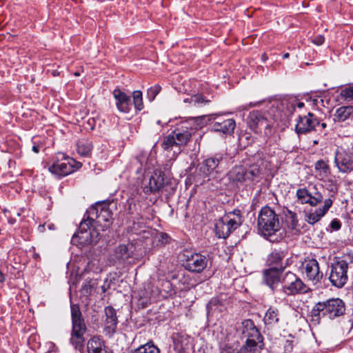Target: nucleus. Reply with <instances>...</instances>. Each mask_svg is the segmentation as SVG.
Wrapping results in <instances>:
<instances>
[{"mask_svg":"<svg viewBox=\"0 0 353 353\" xmlns=\"http://www.w3.org/2000/svg\"><path fill=\"white\" fill-rule=\"evenodd\" d=\"M295 103V108H302L305 106V103L303 102L300 101L298 99L296 98V101H294Z\"/></svg>","mask_w":353,"mask_h":353,"instance_id":"obj_48","label":"nucleus"},{"mask_svg":"<svg viewBox=\"0 0 353 353\" xmlns=\"http://www.w3.org/2000/svg\"><path fill=\"white\" fill-rule=\"evenodd\" d=\"M281 117H282L281 113L279 111H278L276 114H274V118L273 119L274 120H277V119H280Z\"/></svg>","mask_w":353,"mask_h":353,"instance_id":"obj_49","label":"nucleus"},{"mask_svg":"<svg viewBox=\"0 0 353 353\" xmlns=\"http://www.w3.org/2000/svg\"><path fill=\"white\" fill-rule=\"evenodd\" d=\"M8 222L10 224H14L16 222V220L14 219L10 218L8 219Z\"/></svg>","mask_w":353,"mask_h":353,"instance_id":"obj_54","label":"nucleus"},{"mask_svg":"<svg viewBox=\"0 0 353 353\" xmlns=\"http://www.w3.org/2000/svg\"><path fill=\"white\" fill-rule=\"evenodd\" d=\"M161 145L165 150H168L173 145H176V140L174 134L172 133V134H170L165 137Z\"/></svg>","mask_w":353,"mask_h":353,"instance_id":"obj_41","label":"nucleus"},{"mask_svg":"<svg viewBox=\"0 0 353 353\" xmlns=\"http://www.w3.org/2000/svg\"><path fill=\"white\" fill-rule=\"evenodd\" d=\"M185 259L184 267L185 270L196 273L202 272L208 265L207 257L199 253L188 252L183 254Z\"/></svg>","mask_w":353,"mask_h":353,"instance_id":"obj_13","label":"nucleus"},{"mask_svg":"<svg viewBox=\"0 0 353 353\" xmlns=\"http://www.w3.org/2000/svg\"><path fill=\"white\" fill-rule=\"evenodd\" d=\"M184 102H190L192 105L196 106L201 104H205L209 102L208 100L205 99L202 94H194L190 97V99H186Z\"/></svg>","mask_w":353,"mask_h":353,"instance_id":"obj_35","label":"nucleus"},{"mask_svg":"<svg viewBox=\"0 0 353 353\" xmlns=\"http://www.w3.org/2000/svg\"><path fill=\"white\" fill-rule=\"evenodd\" d=\"M274 107H272V109H271V111H272V112H274Z\"/></svg>","mask_w":353,"mask_h":353,"instance_id":"obj_63","label":"nucleus"},{"mask_svg":"<svg viewBox=\"0 0 353 353\" xmlns=\"http://www.w3.org/2000/svg\"><path fill=\"white\" fill-rule=\"evenodd\" d=\"M131 353H154V345L152 341L148 342Z\"/></svg>","mask_w":353,"mask_h":353,"instance_id":"obj_39","label":"nucleus"},{"mask_svg":"<svg viewBox=\"0 0 353 353\" xmlns=\"http://www.w3.org/2000/svg\"><path fill=\"white\" fill-rule=\"evenodd\" d=\"M326 126H327V125H326L325 123H320L319 122V126L317 128L321 127L322 129H324V128H326Z\"/></svg>","mask_w":353,"mask_h":353,"instance_id":"obj_52","label":"nucleus"},{"mask_svg":"<svg viewBox=\"0 0 353 353\" xmlns=\"http://www.w3.org/2000/svg\"><path fill=\"white\" fill-rule=\"evenodd\" d=\"M296 195L299 202L301 204H308L316 207L323 202V196L318 190L316 185H309L307 187L299 188Z\"/></svg>","mask_w":353,"mask_h":353,"instance_id":"obj_10","label":"nucleus"},{"mask_svg":"<svg viewBox=\"0 0 353 353\" xmlns=\"http://www.w3.org/2000/svg\"><path fill=\"white\" fill-rule=\"evenodd\" d=\"M161 89L159 85H156V95L161 91Z\"/></svg>","mask_w":353,"mask_h":353,"instance_id":"obj_53","label":"nucleus"},{"mask_svg":"<svg viewBox=\"0 0 353 353\" xmlns=\"http://www.w3.org/2000/svg\"><path fill=\"white\" fill-rule=\"evenodd\" d=\"M289 57H290V54L288 52H286V53L283 54V59H288Z\"/></svg>","mask_w":353,"mask_h":353,"instance_id":"obj_55","label":"nucleus"},{"mask_svg":"<svg viewBox=\"0 0 353 353\" xmlns=\"http://www.w3.org/2000/svg\"><path fill=\"white\" fill-rule=\"evenodd\" d=\"M294 101H296V98L290 97L283 100L281 103V105L283 108L282 111L284 112V115L287 117L291 116L295 111L296 108Z\"/></svg>","mask_w":353,"mask_h":353,"instance_id":"obj_33","label":"nucleus"},{"mask_svg":"<svg viewBox=\"0 0 353 353\" xmlns=\"http://www.w3.org/2000/svg\"><path fill=\"white\" fill-rule=\"evenodd\" d=\"M345 312V303L341 299H330L316 303L310 312V316L312 321L319 323L322 317L334 319L343 315Z\"/></svg>","mask_w":353,"mask_h":353,"instance_id":"obj_1","label":"nucleus"},{"mask_svg":"<svg viewBox=\"0 0 353 353\" xmlns=\"http://www.w3.org/2000/svg\"><path fill=\"white\" fill-rule=\"evenodd\" d=\"M223 159V154H216L214 157L203 161L199 167V171L202 172L204 177L209 176L218 168Z\"/></svg>","mask_w":353,"mask_h":353,"instance_id":"obj_21","label":"nucleus"},{"mask_svg":"<svg viewBox=\"0 0 353 353\" xmlns=\"http://www.w3.org/2000/svg\"><path fill=\"white\" fill-rule=\"evenodd\" d=\"M314 144H317V143H318V141H314Z\"/></svg>","mask_w":353,"mask_h":353,"instance_id":"obj_62","label":"nucleus"},{"mask_svg":"<svg viewBox=\"0 0 353 353\" xmlns=\"http://www.w3.org/2000/svg\"><path fill=\"white\" fill-rule=\"evenodd\" d=\"M92 144L88 140H81L77 144V152L83 157H88L92 151Z\"/></svg>","mask_w":353,"mask_h":353,"instance_id":"obj_32","label":"nucleus"},{"mask_svg":"<svg viewBox=\"0 0 353 353\" xmlns=\"http://www.w3.org/2000/svg\"><path fill=\"white\" fill-rule=\"evenodd\" d=\"M156 353H160V350L156 346L155 347Z\"/></svg>","mask_w":353,"mask_h":353,"instance_id":"obj_58","label":"nucleus"},{"mask_svg":"<svg viewBox=\"0 0 353 353\" xmlns=\"http://www.w3.org/2000/svg\"><path fill=\"white\" fill-rule=\"evenodd\" d=\"M162 286L165 288V289H163V290L165 292H166L167 293L171 289V283L168 281H162Z\"/></svg>","mask_w":353,"mask_h":353,"instance_id":"obj_46","label":"nucleus"},{"mask_svg":"<svg viewBox=\"0 0 353 353\" xmlns=\"http://www.w3.org/2000/svg\"><path fill=\"white\" fill-rule=\"evenodd\" d=\"M340 94L345 101L353 103V85L342 89Z\"/></svg>","mask_w":353,"mask_h":353,"instance_id":"obj_37","label":"nucleus"},{"mask_svg":"<svg viewBox=\"0 0 353 353\" xmlns=\"http://www.w3.org/2000/svg\"><path fill=\"white\" fill-rule=\"evenodd\" d=\"M88 353H108L104 341L98 336L91 338L87 344Z\"/></svg>","mask_w":353,"mask_h":353,"instance_id":"obj_26","label":"nucleus"},{"mask_svg":"<svg viewBox=\"0 0 353 353\" xmlns=\"http://www.w3.org/2000/svg\"><path fill=\"white\" fill-rule=\"evenodd\" d=\"M71 318L72 326L70 343L76 350L82 352L85 343L84 334L87 327L80 308L77 304L71 305Z\"/></svg>","mask_w":353,"mask_h":353,"instance_id":"obj_2","label":"nucleus"},{"mask_svg":"<svg viewBox=\"0 0 353 353\" xmlns=\"http://www.w3.org/2000/svg\"><path fill=\"white\" fill-rule=\"evenodd\" d=\"M81 167V163L73 159H65L62 162L54 163L49 167V171L54 175L63 177L72 173Z\"/></svg>","mask_w":353,"mask_h":353,"instance_id":"obj_14","label":"nucleus"},{"mask_svg":"<svg viewBox=\"0 0 353 353\" xmlns=\"http://www.w3.org/2000/svg\"><path fill=\"white\" fill-rule=\"evenodd\" d=\"M333 204V199L331 198L327 199L324 201V204L322 208H319L315 210H310L305 213V221L310 225H314L321 220L322 217L327 212L329 209Z\"/></svg>","mask_w":353,"mask_h":353,"instance_id":"obj_20","label":"nucleus"},{"mask_svg":"<svg viewBox=\"0 0 353 353\" xmlns=\"http://www.w3.org/2000/svg\"><path fill=\"white\" fill-rule=\"evenodd\" d=\"M243 338H246L245 343L250 341L255 347L263 348V338L259 329L255 326L253 321L245 319L241 323L240 327Z\"/></svg>","mask_w":353,"mask_h":353,"instance_id":"obj_11","label":"nucleus"},{"mask_svg":"<svg viewBox=\"0 0 353 353\" xmlns=\"http://www.w3.org/2000/svg\"><path fill=\"white\" fill-rule=\"evenodd\" d=\"M334 163L340 172H351L353 171V154L349 150H337L335 152Z\"/></svg>","mask_w":353,"mask_h":353,"instance_id":"obj_16","label":"nucleus"},{"mask_svg":"<svg viewBox=\"0 0 353 353\" xmlns=\"http://www.w3.org/2000/svg\"><path fill=\"white\" fill-rule=\"evenodd\" d=\"M100 231L101 226L83 219L79 224L78 232L72 238V242L81 246L97 244L102 236Z\"/></svg>","mask_w":353,"mask_h":353,"instance_id":"obj_3","label":"nucleus"},{"mask_svg":"<svg viewBox=\"0 0 353 353\" xmlns=\"http://www.w3.org/2000/svg\"><path fill=\"white\" fill-rule=\"evenodd\" d=\"M165 188L164 182L160 183L156 181V192L163 191V189Z\"/></svg>","mask_w":353,"mask_h":353,"instance_id":"obj_47","label":"nucleus"},{"mask_svg":"<svg viewBox=\"0 0 353 353\" xmlns=\"http://www.w3.org/2000/svg\"><path fill=\"white\" fill-rule=\"evenodd\" d=\"M264 323L267 325L276 323L279 321V311L277 308L270 307L266 312L263 318Z\"/></svg>","mask_w":353,"mask_h":353,"instance_id":"obj_31","label":"nucleus"},{"mask_svg":"<svg viewBox=\"0 0 353 353\" xmlns=\"http://www.w3.org/2000/svg\"><path fill=\"white\" fill-rule=\"evenodd\" d=\"M319 125V119L312 113L309 112L307 115L299 116L295 131L298 134H305L312 130H317Z\"/></svg>","mask_w":353,"mask_h":353,"instance_id":"obj_17","label":"nucleus"},{"mask_svg":"<svg viewBox=\"0 0 353 353\" xmlns=\"http://www.w3.org/2000/svg\"><path fill=\"white\" fill-rule=\"evenodd\" d=\"M324 41L325 38L322 35H317L312 39V42L317 46L322 45L324 43Z\"/></svg>","mask_w":353,"mask_h":353,"instance_id":"obj_43","label":"nucleus"},{"mask_svg":"<svg viewBox=\"0 0 353 353\" xmlns=\"http://www.w3.org/2000/svg\"><path fill=\"white\" fill-rule=\"evenodd\" d=\"M104 332L107 335L111 336L117 330L118 319L117 311L112 306H107L104 308Z\"/></svg>","mask_w":353,"mask_h":353,"instance_id":"obj_19","label":"nucleus"},{"mask_svg":"<svg viewBox=\"0 0 353 353\" xmlns=\"http://www.w3.org/2000/svg\"><path fill=\"white\" fill-rule=\"evenodd\" d=\"M147 95L150 101H153L154 99V88H153L152 87L148 88Z\"/></svg>","mask_w":353,"mask_h":353,"instance_id":"obj_45","label":"nucleus"},{"mask_svg":"<svg viewBox=\"0 0 353 353\" xmlns=\"http://www.w3.org/2000/svg\"><path fill=\"white\" fill-rule=\"evenodd\" d=\"M156 239H157V244L159 246H164L166 244L170 243L172 238L170 235L165 232H156Z\"/></svg>","mask_w":353,"mask_h":353,"instance_id":"obj_36","label":"nucleus"},{"mask_svg":"<svg viewBox=\"0 0 353 353\" xmlns=\"http://www.w3.org/2000/svg\"><path fill=\"white\" fill-rule=\"evenodd\" d=\"M205 118L203 116L190 119L189 122L192 125L191 128H194L196 130L202 128L205 125Z\"/></svg>","mask_w":353,"mask_h":353,"instance_id":"obj_40","label":"nucleus"},{"mask_svg":"<svg viewBox=\"0 0 353 353\" xmlns=\"http://www.w3.org/2000/svg\"><path fill=\"white\" fill-rule=\"evenodd\" d=\"M228 176L232 182H245V168L243 165H236L231 169Z\"/></svg>","mask_w":353,"mask_h":353,"instance_id":"obj_27","label":"nucleus"},{"mask_svg":"<svg viewBox=\"0 0 353 353\" xmlns=\"http://www.w3.org/2000/svg\"><path fill=\"white\" fill-rule=\"evenodd\" d=\"M268 59L267 56L265 54H263L262 55V59L263 61H265L266 59Z\"/></svg>","mask_w":353,"mask_h":353,"instance_id":"obj_56","label":"nucleus"},{"mask_svg":"<svg viewBox=\"0 0 353 353\" xmlns=\"http://www.w3.org/2000/svg\"><path fill=\"white\" fill-rule=\"evenodd\" d=\"M348 263L344 260L339 261L330 267L329 280L334 287H343L348 280Z\"/></svg>","mask_w":353,"mask_h":353,"instance_id":"obj_9","label":"nucleus"},{"mask_svg":"<svg viewBox=\"0 0 353 353\" xmlns=\"http://www.w3.org/2000/svg\"><path fill=\"white\" fill-rule=\"evenodd\" d=\"M250 341L245 343L239 348H233L230 346H225L221 353H256L257 347H255Z\"/></svg>","mask_w":353,"mask_h":353,"instance_id":"obj_28","label":"nucleus"},{"mask_svg":"<svg viewBox=\"0 0 353 353\" xmlns=\"http://www.w3.org/2000/svg\"><path fill=\"white\" fill-rule=\"evenodd\" d=\"M353 113V106H342L339 108L334 114V120L343 122L347 119Z\"/></svg>","mask_w":353,"mask_h":353,"instance_id":"obj_30","label":"nucleus"},{"mask_svg":"<svg viewBox=\"0 0 353 353\" xmlns=\"http://www.w3.org/2000/svg\"><path fill=\"white\" fill-rule=\"evenodd\" d=\"M314 168L319 179L327 178L330 174V165L324 160L317 161L315 163Z\"/></svg>","mask_w":353,"mask_h":353,"instance_id":"obj_29","label":"nucleus"},{"mask_svg":"<svg viewBox=\"0 0 353 353\" xmlns=\"http://www.w3.org/2000/svg\"><path fill=\"white\" fill-rule=\"evenodd\" d=\"M248 125L255 133L261 134L271 127V123L268 120L265 112L260 110H253L250 112L247 118Z\"/></svg>","mask_w":353,"mask_h":353,"instance_id":"obj_12","label":"nucleus"},{"mask_svg":"<svg viewBox=\"0 0 353 353\" xmlns=\"http://www.w3.org/2000/svg\"><path fill=\"white\" fill-rule=\"evenodd\" d=\"M112 213L109 208L101 204L90 208L84 216L83 220L89 221L98 226H101V231L108 229L112 223Z\"/></svg>","mask_w":353,"mask_h":353,"instance_id":"obj_6","label":"nucleus"},{"mask_svg":"<svg viewBox=\"0 0 353 353\" xmlns=\"http://www.w3.org/2000/svg\"><path fill=\"white\" fill-rule=\"evenodd\" d=\"M241 224V211L234 210L216 220L214 231L219 239H226Z\"/></svg>","mask_w":353,"mask_h":353,"instance_id":"obj_5","label":"nucleus"},{"mask_svg":"<svg viewBox=\"0 0 353 353\" xmlns=\"http://www.w3.org/2000/svg\"><path fill=\"white\" fill-rule=\"evenodd\" d=\"M170 272V271H169L168 270H163V275H165L166 273H168V272Z\"/></svg>","mask_w":353,"mask_h":353,"instance_id":"obj_57","label":"nucleus"},{"mask_svg":"<svg viewBox=\"0 0 353 353\" xmlns=\"http://www.w3.org/2000/svg\"><path fill=\"white\" fill-rule=\"evenodd\" d=\"M5 281V276L3 273L0 270V283H2Z\"/></svg>","mask_w":353,"mask_h":353,"instance_id":"obj_50","label":"nucleus"},{"mask_svg":"<svg viewBox=\"0 0 353 353\" xmlns=\"http://www.w3.org/2000/svg\"><path fill=\"white\" fill-rule=\"evenodd\" d=\"M82 292L86 294H90L91 292V285L89 283H85L82 285Z\"/></svg>","mask_w":353,"mask_h":353,"instance_id":"obj_44","label":"nucleus"},{"mask_svg":"<svg viewBox=\"0 0 353 353\" xmlns=\"http://www.w3.org/2000/svg\"><path fill=\"white\" fill-rule=\"evenodd\" d=\"M282 291L288 296L305 294L311 292L310 287L292 272H288L282 279Z\"/></svg>","mask_w":353,"mask_h":353,"instance_id":"obj_7","label":"nucleus"},{"mask_svg":"<svg viewBox=\"0 0 353 353\" xmlns=\"http://www.w3.org/2000/svg\"><path fill=\"white\" fill-rule=\"evenodd\" d=\"M160 177H161V173L159 174V175L158 176L157 180H159Z\"/></svg>","mask_w":353,"mask_h":353,"instance_id":"obj_60","label":"nucleus"},{"mask_svg":"<svg viewBox=\"0 0 353 353\" xmlns=\"http://www.w3.org/2000/svg\"><path fill=\"white\" fill-rule=\"evenodd\" d=\"M300 269L304 279L312 282L313 285L321 283L323 278V273L320 270L319 263L315 259H305L301 263Z\"/></svg>","mask_w":353,"mask_h":353,"instance_id":"obj_8","label":"nucleus"},{"mask_svg":"<svg viewBox=\"0 0 353 353\" xmlns=\"http://www.w3.org/2000/svg\"><path fill=\"white\" fill-rule=\"evenodd\" d=\"M134 246L132 244H121L110 254V261L113 263H123L132 257Z\"/></svg>","mask_w":353,"mask_h":353,"instance_id":"obj_18","label":"nucleus"},{"mask_svg":"<svg viewBox=\"0 0 353 353\" xmlns=\"http://www.w3.org/2000/svg\"><path fill=\"white\" fill-rule=\"evenodd\" d=\"M160 177H161V173L159 174V175L158 176L157 180H159Z\"/></svg>","mask_w":353,"mask_h":353,"instance_id":"obj_61","label":"nucleus"},{"mask_svg":"<svg viewBox=\"0 0 353 353\" xmlns=\"http://www.w3.org/2000/svg\"><path fill=\"white\" fill-rule=\"evenodd\" d=\"M236 122L233 119H228L216 121L213 123L212 129L225 134H231L234 132Z\"/></svg>","mask_w":353,"mask_h":353,"instance_id":"obj_24","label":"nucleus"},{"mask_svg":"<svg viewBox=\"0 0 353 353\" xmlns=\"http://www.w3.org/2000/svg\"><path fill=\"white\" fill-rule=\"evenodd\" d=\"M17 216H20V215H21L20 212H17Z\"/></svg>","mask_w":353,"mask_h":353,"instance_id":"obj_64","label":"nucleus"},{"mask_svg":"<svg viewBox=\"0 0 353 353\" xmlns=\"http://www.w3.org/2000/svg\"><path fill=\"white\" fill-rule=\"evenodd\" d=\"M284 270H280L276 268H270L263 271V278L267 285L274 290L281 281V275Z\"/></svg>","mask_w":353,"mask_h":353,"instance_id":"obj_23","label":"nucleus"},{"mask_svg":"<svg viewBox=\"0 0 353 353\" xmlns=\"http://www.w3.org/2000/svg\"><path fill=\"white\" fill-rule=\"evenodd\" d=\"M258 227L265 237L273 241L271 237L281 228L279 215L269 206L262 208L258 216Z\"/></svg>","mask_w":353,"mask_h":353,"instance_id":"obj_4","label":"nucleus"},{"mask_svg":"<svg viewBox=\"0 0 353 353\" xmlns=\"http://www.w3.org/2000/svg\"><path fill=\"white\" fill-rule=\"evenodd\" d=\"M133 103L135 108L138 110L143 109L142 102V92L139 90H136L132 93Z\"/></svg>","mask_w":353,"mask_h":353,"instance_id":"obj_38","label":"nucleus"},{"mask_svg":"<svg viewBox=\"0 0 353 353\" xmlns=\"http://www.w3.org/2000/svg\"><path fill=\"white\" fill-rule=\"evenodd\" d=\"M332 230H339L341 228V223L338 219H334L330 223Z\"/></svg>","mask_w":353,"mask_h":353,"instance_id":"obj_42","label":"nucleus"},{"mask_svg":"<svg viewBox=\"0 0 353 353\" xmlns=\"http://www.w3.org/2000/svg\"><path fill=\"white\" fill-rule=\"evenodd\" d=\"M32 150L35 152V153H38L39 152V147L38 145H34L32 147Z\"/></svg>","mask_w":353,"mask_h":353,"instance_id":"obj_51","label":"nucleus"},{"mask_svg":"<svg viewBox=\"0 0 353 353\" xmlns=\"http://www.w3.org/2000/svg\"><path fill=\"white\" fill-rule=\"evenodd\" d=\"M113 96L116 100L117 109L121 112H129L132 107L130 97L119 89L114 90Z\"/></svg>","mask_w":353,"mask_h":353,"instance_id":"obj_22","label":"nucleus"},{"mask_svg":"<svg viewBox=\"0 0 353 353\" xmlns=\"http://www.w3.org/2000/svg\"><path fill=\"white\" fill-rule=\"evenodd\" d=\"M157 123L158 124H159V125H162V124H161V121H157Z\"/></svg>","mask_w":353,"mask_h":353,"instance_id":"obj_59","label":"nucleus"},{"mask_svg":"<svg viewBox=\"0 0 353 353\" xmlns=\"http://www.w3.org/2000/svg\"><path fill=\"white\" fill-rule=\"evenodd\" d=\"M288 255V252L286 249L274 248L268 256L267 264L270 268L284 270L290 265Z\"/></svg>","mask_w":353,"mask_h":353,"instance_id":"obj_15","label":"nucleus"},{"mask_svg":"<svg viewBox=\"0 0 353 353\" xmlns=\"http://www.w3.org/2000/svg\"><path fill=\"white\" fill-rule=\"evenodd\" d=\"M174 135V138L176 140V145H185L190 141L192 134L188 130H184L183 132H173Z\"/></svg>","mask_w":353,"mask_h":353,"instance_id":"obj_34","label":"nucleus"},{"mask_svg":"<svg viewBox=\"0 0 353 353\" xmlns=\"http://www.w3.org/2000/svg\"><path fill=\"white\" fill-rule=\"evenodd\" d=\"M263 176L261 168L258 164L251 165L248 169L245 168V181L256 183Z\"/></svg>","mask_w":353,"mask_h":353,"instance_id":"obj_25","label":"nucleus"}]
</instances>
